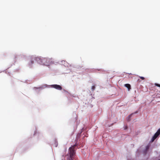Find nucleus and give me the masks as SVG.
Masks as SVG:
<instances>
[{"label":"nucleus","mask_w":160,"mask_h":160,"mask_svg":"<svg viewBox=\"0 0 160 160\" xmlns=\"http://www.w3.org/2000/svg\"><path fill=\"white\" fill-rule=\"evenodd\" d=\"M128 128V127L127 126H125L124 127V130H126Z\"/></svg>","instance_id":"9"},{"label":"nucleus","mask_w":160,"mask_h":160,"mask_svg":"<svg viewBox=\"0 0 160 160\" xmlns=\"http://www.w3.org/2000/svg\"><path fill=\"white\" fill-rule=\"evenodd\" d=\"M160 128L159 129L157 132L154 134V136L152 137L151 141L153 142L154 140L160 135Z\"/></svg>","instance_id":"4"},{"label":"nucleus","mask_w":160,"mask_h":160,"mask_svg":"<svg viewBox=\"0 0 160 160\" xmlns=\"http://www.w3.org/2000/svg\"><path fill=\"white\" fill-rule=\"evenodd\" d=\"M58 146V143L57 142H55V147H57Z\"/></svg>","instance_id":"11"},{"label":"nucleus","mask_w":160,"mask_h":160,"mask_svg":"<svg viewBox=\"0 0 160 160\" xmlns=\"http://www.w3.org/2000/svg\"><path fill=\"white\" fill-rule=\"evenodd\" d=\"M42 88H42H43V87H41L39 88H38V89H40V88Z\"/></svg>","instance_id":"13"},{"label":"nucleus","mask_w":160,"mask_h":160,"mask_svg":"<svg viewBox=\"0 0 160 160\" xmlns=\"http://www.w3.org/2000/svg\"><path fill=\"white\" fill-rule=\"evenodd\" d=\"M132 115V114H131V115H130L129 116V117H130Z\"/></svg>","instance_id":"15"},{"label":"nucleus","mask_w":160,"mask_h":160,"mask_svg":"<svg viewBox=\"0 0 160 160\" xmlns=\"http://www.w3.org/2000/svg\"><path fill=\"white\" fill-rule=\"evenodd\" d=\"M75 146L73 145L69 148L68 152L65 157V160H73L75 154Z\"/></svg>","instance_id":"2"},{"label":"nucleus","mask_w":160,"mask_h":160,"mask_svg":"<svg viewBox=\"0 0 160 160\" xmlns=\"http://www.w3.org/2000/svg\"><path fill=\"white\" fill-rule=\"evenodd\" d=\"M149 148V146L148 145L146 146V151H147L148 149Z\"/></svg>","instance_id":"7"},{"label":"nucleus","mask_w":160,"mask_h":160,"mask_svg":"<svg viewBox=\"0 0 160 160\" xmlns=\"http://www.w3.org/2000/svg\"><path fill=\"white\" fill-rule=\"evenodd\" d=\"M124 86L128 88V91L131 89V86L129 84H126L124 85Z\"/></svg>","instance_id":"5"},{"label":"nucleus","mask_w":160,"mask_h":160,"mask_svg":"<svg viewBox=\"0 0 160 160\" xmlns=\"http://www.w3.org/2000/svg\"><path fill=\"white\" fill-rule=\"evenodd\" d=\"M46 87H48L49 88L50 87L52 88H55L57 90H61L62 89V88L61 86H59V85H58L57 84H54L50 86L48 85H45Z\"/></svg>","instance_id":"3"},{"label":"nucleus","mask_w":160,"mask_h":160,"mask_svg":"<svg viewBox=\"0 0 160 160\" xmlns=\"http://www.w3.org/2000/svg\"><path fill=\"white\" fill-rule=\"evenodd\" d=\"M36 131H35L34 132V135H35V134H36Z\"/></svg>","instance_id":"14"},{"label":"nucleus","mask_w":160,"mask_h":160,"mask_svg":"<svg viewBox=\"0 0 160 160\" xmlns=\"http://www.w3.org/2000/svg\"><path fill=\"white\" fill-rule=\"evenodd\" d=\"M139 77L142 80H144V77L140 76Z\"/></svg>","instance_id":"10"},{"label":"nucleus","mask_w":160,"mask_h":160,"mask_svg":"<svg viewBox=\"0 0 160 160\" xmlns=\"http://www.w3.org/2000/svg\"><path fill=\"white\" fill-rule=\"evenodd\" d=\"M155 85L156 86H157L158 87H160V84H158V83H155Z\"/></svg>","instance_id":"8"},{"label":"nucleus","mask_w":160,"mask_h":160,"mask_svg":"<svg viewBox=\"0 0 160 160\" xmlns=\"http://www.w3.org/2000/svg\"><path fill=\"white\" fill-rule=\"evenodd\" d=\"M62 64H63L65 66H66L67 65V63L65 62L64 61H62L61 62Z\"/></svg>","instance_id":"6"},{"label":"nucleus","mask_w":160,"mask_h":160,"mask_svg":"<svg viewBox=\"0 0 160 160\" xmlns=\"http://www.w3.org/2000/svg\"><path fill=\"white\" fill-rule=\"evenodd\" d=\"M92 90H94V86H92Z\"/></svg>","instance_id":"12"},{"label":"nucleus","mask_w":160,"mask_h":160,"mask_svg":"<svg viewBox=\"0 0 160 160\" xmlns=\"http://www.w3.org/2000/svg\"><path fill=\"white\" fill-rule=\"evenodd\" d=\"M35 60H36V62L39 64L48 67L57 63L52 58L42 57H36L35 58L33 57L31 58L30 62L28 63V65L30 67L32 66V65L34 63Z\"/></svg>","instance_id":"1"}]
</instances>
